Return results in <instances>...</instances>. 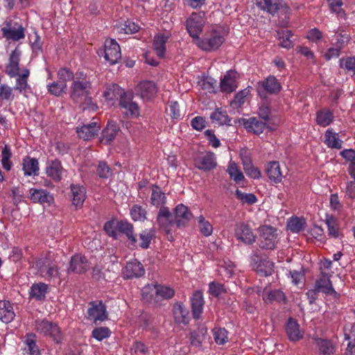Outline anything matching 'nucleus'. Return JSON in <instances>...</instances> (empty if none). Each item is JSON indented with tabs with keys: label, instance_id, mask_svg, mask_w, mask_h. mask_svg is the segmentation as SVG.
Returning a JSON list of instances; mask_svg holds the SVG:
<instances>
[{
	"label": "nucleus",
	"instance_id": "7c9ffc66",
	"mask_svg": "<svg viewBox=\"0 0 355 355\" xmlns=\"http://www.w3.org/2000/svg\"><path fill=\"white\" fill-rule=\"evenodd\" d=\"M315 290L318 293L322 292L328 295H334L337 293L333 288L329 278L326 275H322L315 282Z\"/></svg>",
	"mask_w": 355,
	"mask_h": 355
},
{
	"label": "nucleus",
	"instance_id": "393cba45",
	"mask_svg": "<svg viewBox=\"0 0 355 355\" xmlns=\"http://www.w3.org/2000/svg\"><path fill=\"white\" fill-rule=\"evenodd\" d=\"M119 128L115 122H108L105 128L103 130L101 137V142L108 144L116 137Z\"/></svg>",
	"mask_w": 355,
	"mask_h": 355
},
{
	"label": "nucleus",
	"instance_id": "a19ab883",
	"mask_svg": "<svg viewBox=\"0 0 355 355\" xmlns=\"http://www.w3.org/2000/svg\"><path fill=\"white\" fill-rule=\"evenodd\" d=\"M173 313L177 323L186 324L189 322V311L182 304H174Z\"/></svg>",
	"mask_w": 355,
	"mask_h": 355
},
{
	"label": "nucleus",
	"instance_id": "13d9d810",
	"mask_svg": "<svg viewBox=\"0 0 355 355\" xmlns=\"http://www.w3.org/2000/svg\"><path fill=\"white\" fill-rule=\"evenodd\" d=\"M155 293L164 300H170L174 296L175 291L169 286L159 285L156 286Z\"/></svg>",
	"mask_w": 355,
	"mask_h": 355
},
{
	"label": "nucleus",
	"instance_id": "c03bdc74",
	"mask_svg": "<svg viewBox=\"0 0 355 355\" xmlns=\"http://www.w3.org/2000/svg\"><path fill=\"white\" fill-rule=\"evenodd\" d=\"M334 118V114L329 110H321L316 114V122L322 127L330 125L333 122Z\"/></svg>",
	"mask_w": 355,
	"mask_h": 355
},
{
	"label": "nucleus",
	"instance_id": "39448f33",
	"mask_svg": "<svg viewBox=\"0 0 355 355\" xmlns=\"http://www.w3.org/2000/svg\"><path fill=\"white\" fill-rule=\"evenodd\" d=\"M260 234V247L266 250H272L278 242L277 230L270 225H262L259 228Z\"/></svg>",
	"mask_w": 355,
	"mask_h": 355
},
{
	"label": "nucleus",
	"instance_id": "4be33fe9",
	"mask_svg": "<svg viewBox=\"0 0 355 355\" xmlns=\"http://www.w3.org/2000/svg\"><path fill=\"white\" fill-rule=\"evenodd\" d=\"M72 203L76 207H81L86 199V189L80 184H71L70 186Z\"/></svg>",
	"mask_w": 355,
	"mask_h": 355
},
{
	"label": "nucleus",
	"instance_id": "a211bd4d",
	"mask_svg": "<svg viewBox=\"0 0 355 355\" xmlns=\"http://www.w3.org/2000/svg\"><path fill=\"white\" fill-rule=\"evenodd\" d=\"M123 273L126 279H132L144 275L145 270L140 262L133 260L126 263Z\"/></svg>",
	"mask_w": 355,
	"mask_h": 355
},
{
	"label": "nucleus",
	"instance_id": "423d86ee",
	"mask_svg": "<svg viewBox=\"0 0 355 355\" xmlns=\"http://www.w3.org/2000/svg\"><path fill=\"white\" fill-rule=\"evenodd\" d=\"M35 329L37 333L49 336L56 342H59L61 338L60 330L58 324L46 319L36 320Z\"/></svg>",
	"mask_w": 355,
	"mask_h": 355
},
{
	"label": "nucleus",
	"instance_id": "8fccbe9b",
	"mask_svg": "<svg viewBox=\"0 0 355 355\" xmlns=\"http://www.w3.org/2000/svg\"><path fill=\"white\" fill-rule=\"evenodd\" d=\"M274 264L269 260H261L256 267V271L262 276L271 275L273 272Z\"/></svg>",
	"mask_w": 355,
	"mask_h": 355
},
{
	"label": "nucleus",
	"instance_id": "20e7f679",
	"mask_svg": "<svg viewBox=\"0 0 355 355\" xmlns=\"http://www.w3.org/2000/svg\"><path fill=\"white\" fill-rule=\"evenodd\" d=\"M206 22L205 12H192L186 21V28L193 38H198Z\"/></svg>",
	"mask_w": 355,
	"mask_h": 355
},
{
	"label": "nucleus",
	"instance_id": "72a5a7b5",
	"mask_svg": "<svg viewBox=\"0 0 355 355\" xmlns=\"http://www.w3.org/2000/svg\"><path fill=\"white\" fill-rule=\"evenodd\" d=\"M157 221L161 228L168 231V228L173 222V216L168 207L160 208L157 214Z\"/></svg>",
	"mask_w": 355,
	"mask_h": 355
},
{
	"label": "nucleus",
	"instance_id": "4d7b16f0",
	"mask_svg": "<svg viewBox=\"0 0 355 355\" xmlns=\"http://www.w3.org/2000/svg\"><path fill=\"white\" fill-rule=\"evenodd\" d=\"M48 91L53 95L56 96H61L66 92L67 88V84L61 83L59 81H54L47 85Z\"/></svg>",
	"mask_w": 355,
	"mask_h": 355
},
{
	"label": "nucleus",
	"instance_id": "774afa93",
	"mask_svg": "<svg viewBox=\"0 0 355 355\" xmlns=\"http://www.w3.org/2000/svg\"><path fill=\"white\" fill-rule=\"evenodd\" d=\"M341 67H344L347 71L355 75V58L349 57L340 60Z\"/></svg>",
	"mask_w": 355,
	"mask_h": 355
},
{
	"label": "nucleus",
	"instance_id": "49530a36",
	"mask_svg": "<svg viewBox=\"0 0 355 355\" xmlns=\"http://www.w3.org/2000/svg\"><path fill=\"white\" fill-rule=\"evenodd\" d=\"M154 236V230H144L139 234V242L137 243V246H139L143 249L149 248L151 240Z\"/></svg>",
	"mask_w": 355,
	"mask_h": 355
},
{
	"label": "nucleus",
	"instance_id": "b1692460",
	"mask_svg": "<svg viewBox=\"0 0 355 355\" xmlns=\"http://www.w3.org/2000/svg\"><path fill=\"white\" fill-rule=\"evenodd\" d=\"M286 331L288 339L292 342L298 341L303 338V332L301 331L299 324L293 318L288 320Z\"/></svg>",
	"mask_w": 355,
	"mask_h": 355
},
{
	"label": "nucleus",
	"instance_id": "c756f323",
	"mask_svg": "<svg viewBox=\"0 0 355 355\" xmlns=\"http://www.w3.org/2000/svg\"><path fill=\"white\" fill-rule=\"evenodd\" d=\"M266 173L270 180L275 183L281 182L284 177L278 162H271L268 163Z\"/></svg>",
	"mask_w": 355,
	"mask_h": 355
},
{
	"label": "nucleus",
	"instance_id": "4c0bfd02",
	"mask_svg": "<svg viewBox=\"0 0 355 355\" xmlns=\"http://www.w3.org/2000/svg\"><path fill=\"white\" fill-rule=\"evenodd\" d=\"M168 38L169 36L164 34L157 35L154 37L153 44V49L158 57H164L166 52V43Z\"/></svg>",
	"mask_w": 355,
	"mask_h": 355
},
{
	"label": "nucleus",
	"instance_id": "c9c22d12",
	"mask_svg": "<svg viewBox=\"0 0 355 355\" xmlns=\"http://www.w3.org/2000/svg\"><path fill=\"white\" fill-rule=\"evenodd\" d=\"M23 171L25 175H37L39 172V163L37 159L26 157L23 159Z\"/></svg>",
	"mask_w": 355,
	"mask_h": 355
},
{
	"label": "nucleus",
	"instance_id": "9b49d317",
	"mask_svg": "<svg viewBox=\"0 0 355 355\" xmlns=\"http://www.w3.org/2000/svg\"><path fill=\"white\" fill-rule=\"evenodd\" d=\"M107 312L105 305L101 302H92L89 304L87 311V318L96 323L98 321L103 322L107 318Z\"/></svg>",
	"mask_w": 355,
	"mask_h": 355
},
{
	"label": "nucleus",
	"instance_id": "f3484780",
	"mask_svg": "<svg viewBox=\"0 0 355 355\" xmlns=\"http://www.w3.org/2000/svg\"><path fill=\"white\" fill-rule=\"evenodd\" d=\"M100 129L101 125L97 122H92L77 128L76 132L80 138L87 141L94 138Z\"/></svg>",
	"mask_w": 355,
	"mask_h": 355
},
{
	"label": "nucleus",
	"instance_id": "864d4df0",
	"mask_svg": "<svg viewBox=\"0 0 355 355\" xmlns=\"http://www.w3.org/2000/svg\"><path fill=\"white\" fill-rule=\"evenodd\" d=\"M130 215L135 221H144L146 219L147 212L141 205H135L130 209Z\"/></svg>",
	"mask_w": 355,
	"mask_h": 355
},
{
	"label": "nucleus",
	"instance_id": "052dcab7",
	"mask_svg": "<svg viewBox=\"0 0 355 355\" xmlns=\"http://www.w3.org/2000/svg\"><path fill=\"white\" fill-rule=\"evenodd\" d=\"M13 98L12 88L5 84L0 85V102H10Z\"/></svg>",
	"mask_w": 355,
	"mask_h": 355
},
{
	"label": "nucleus",
	"instance_id": "412c9836",
	"mask_svg": "<svg viewBox=\"0 0 355 355\" xmlns=\"http://www.w3.org/2000/svg\"><path fill=\"white\" fill-rule=\"evenodd\" d=\"M19 60L20 52L15 49L10 55L9 62L6 67V73L10 78L16 77L19 74Z\"/></svg>",
	"mask_w": 355,
	"mask_h": 355
},
{
	"label": "nucleus",
	"instance_id": "69168bd1",
	"mask_svg": "<svg viewBox=\"0 0 355 355\" xmlns=\"http://www.w3.org/2000/svg\"><path fill=\"white\" fill-rule=\"evenodd\" d=\"M213 332L217 344L223 345L227 341V331L224 328H215Z\"/></svg>",
	"mask_w": 355,
	"mask_h": 355
},
{
	"label": "nucleus",
	"instance_id": "e433bc0d",
	"mask_svg": "<svg viewBox=\"0 0 355 355\" xmlns=\"http://www.w3.org/2000/svg\"><path fill=\"white\" fill-rule=\"evenodd\" d=\"M324 142L331 148L340 149L342 148V140L339 139L338 133L335 132L331 128L327 130L325 132Z\"/></svg>",
	"mask_w": 355,
	"mask_h": 355
},
{
	"label": "nucleus",
	"instance_id": "6ab92c4d",
	"mask_svg": "<svg viewBox=\"0 0 355 355\" xmlns=\"http://www.w3.org/2000/svg\"><path fill=\"white\" fill-rule=\"evenodd\" d=\"M237 73L234 71H229L221 79L220 87L222 92L232 93L237 88L236 83Z\"/></svg>",
	"mask_w": 355,
	"mask_h": 355
},
{
	"label": "nucleus",
	"instance_id": "58836bf2",
	"mask_svg": "<svg viewBox=\"0 0 355 355\" xmlns=\"http://www.w3.org/2000/svg\"><path fill=\"white\" fill-rule=\"evenodd\" d=\"M25 347L22 349L24 355H40V352L35 342V335L28 334L24 341Z\"/></svg>",
	"mask_w": 355,
	"mask_h": 355
},
{
	"label": "nucleus",
	"instance_id": "2eb2a0df",
	"mask_svg": "<svg viewBox=\"0 0 355 355\" xmlns=\"http://www.w3.org/2000/svg\"><path fill=\"white\" fill-rule=\"evenodd\" d=\"M45 171L49 178L58 182L62 180L64 169L60 160L53 159L47 162Z\"/></svg>",
	"mask_w": 355,
	"mask_h": 355
},
{
	"label": "nucleus",
	"instance_id": "09e8293b",
	"mask_svg": "<svg viewBox=\"0 0 355 355\" xmlns=\"http://www.w3.org/2000/svg\"><path fill=\"white\" fill-rule=\"evenodd\" d=\"M291 35V31L289 30H279L277 31V37L280 42L279 45L287 49H291L293 46L292 42L290 40Z\"/></svg>",
	"mask_w": 355,
	"mask_h": 355
},
{
	"label": "nucleus",
	"instance_id": "4468645a",
	"mask_svg": "<svg viewBox=\"0 0 355 355\" xmlns=\"http://www.w3.org/2000/svg\"><path fill=\"white\" fill-rule=\"evenodd\" d=\"M119 105L124 110V114L127 117L136 118L139 115V107L137 103L126 94L119 100Z\"/></svg>",
	"mask_w": 355,
	"mask_h": 355
},
{
	"label": "nucleus",
	"instance_id": "e2e57ef3",
	"mask_svg": "<svg viewBox=\"0 0 355 355\" xmlns=\"http://www.w3.org/2000/svg\"><path fill=\"white\" fill-rule=\"evenodd\" d=\"M130 352L132 355H148V348L141 342H135L131 348Z\"/></svg>",
	"mask_w": 355,
	"mask_h": 355
},
{
	"label": "nucleus",
	"instance_id": "a878e982",
	"mask_svg": "<svg viewBox=\"0 0 355 355\" xmlns=\"http://www.w3.org/2000/svg\"><path fill=\"white\" fill-rule=\"evenodd\" d=\"M117 230L125 234L130 244L137 247V239L134 234L133 225L128 221L121 220L116 223Z\"/></svg>",
	"mask_w": 355,
	"mask_h": 355
},
{
	"label": "nucleus",
	"instance_id": "a18cd8bd",
	"mask_svg": "<svg viewBox=\"0 0 355 355\" xmlns=\"http://www.w3.org/2000/svg\"><path fill=\"white\" fill-rule=\"evenodd\" d=\"M325 224L327 225L329 236L334 239H337L340 236L339 225L336 218L332 216H327Z\"/></svg>",
	"mask_w": 355,
	"mask_h": 355
},
{
	"label": "nucleus",
	"instance_id": "680f3d73",
	"mask_svg": "<svg viewBox=\"0 0 355 355\" xmlns=\"http://www.w3.org/2000/svg\"><path fill=\"white\" fill-rule=\"evenodd\" d=\"M304 225V220L298 218H293L288 223V227L294 233H298L303 230Z\"/></svg>",
	"mask_w": 355,
	"mask_h": 355
},
{
	"label": "nucleus",
	"instance_id": "ea45409f",
	"mask_svg": "<svg viewBox=\"0 0 355 355\" xmlns=\"http://www.w3.org/2000/svg\"><path fill=\"white\" fill-rule=\"evenodd\" d=\"M125 94L126 93L124 92V90L118 85L112 84L106 88L103 93V96L107 101H112L114 99H117L119 98V100L121 99V97L125 96Z\"/></svg>",
	"mask_w": 355,
	"mask_h": 355
},
{
	"label": "nucleus",
	"instance_id": "de8ad7c7",
	"mask_svg": "<svg viewBox=\"0 0 355 355\" xmlns=\"http://www.w3.org/2000/svg\"><path fill=\"white\" fill-rule=\"evenodd\" d=\"M263 300L267 303H272L273 302L286 303V297L284 293L280 290H274L267 292L263 295Z\"/></svg>",
	"mask_w": 355,
	"mask_h": 355
},
{
	"label": "nucleus",
	"instance_id": "ddd939ff",
	"mask_svg": "<svg viewBox=\"0 0 355 355\" xmlns=\"http://www.w3.org/2000/svg\"><path fill=\"white\" fill-rule=\"evenodd\" d=\"M282 86L278 80L273 76H269L264 80L258 83L257 91L259 95L265 92L268 94H277L280 92Z\"/></svg>",
	"mask_w": 355,
	"mask_h": 355
},
{
	"label": "nucleus",
	"instance_id": "7ed1b4c3",
	"mask_svg": "<svg viewBox=\"0 0 355 355\" xmlns=\"http://www.w3.org/2000/svg\"><path fill=\"white\" fill-rule=\"evenodd\" d=\"M49 254L46 257L37 259L35 262V266L41 276L49 281L58 278L60 275L59 268L51 260Z\"/></svg>",
	"mask_w": 355,
	"mask_h": 355
},
{
	"label": "nucleus",
	"instance_id": "5701e85b",
	"mask_svg": "<svg viewBox=\"0 0 355 355\" xmlns=\"http://www.w3.org/2000/svg\"><path fill=\"white\" fill-rule=\"evenodd\" d=\"M29 76V69L25 68L21 70V73L16 76L17 79L14 89L24 95H26L28 90L31 89V87L28 83Z\"/></svg>",
	"mask_w": 355,
	"mask_h": 355
},
{
	"label": "nucleus",
	"instance_id": "aec40b11",
	"mask_svg": "<svg viewBox=\"0 0 355 355\" xmlns=\"http://www.w3.org/2000/svg\"><path fill=\"white\" fill-rule=\"evenodd\" d=\"M89 268V263L87 258L81 254L73 255L70 261L69 270L76 273L82 274Z\"/></svg>",
	"mask_w": 355,
	"mask_h": 355
},
{
	"label": "nucleus",
	"instance_id": "1a4fd4ad",
	"mask_svg": "<svg viewBox=\"0 0 355 355\" xmlns=\"http://www.w3.org/2000/svg\"><path fill=\"white\" fill-rule=\"evenodd\" d=\"M234 235L237 240L246 245H251L256 241V235L253 233L252 230L249 225L243 222L236 224Z\"/></svg>",
	"mask_w": 355,
	"mask_h": 355
},
{
	"label": "nucleus",
	"instance_id": "79ce46f5",
	"mask_svg": "<svg viewBox=\"0 0 355 355\" xmlns=\"http://www.w3.org/2000/svg\"><path fill=\"white\" fill-rule=\"evenodd\" d=\"M1 31L3 37L7 40L18 41L25 37L24 28L21 26L17 28H3Z\"/></svg>",
	"mask_w": 355,
	"mask_h": 355
},
{
	"label": "nucleus",
	"instance_id": "6e6552de",
	"mask_svg": "<svg viewBox=\"0 0 355 355\" xmlns=\"http://www.w3.org/2000/svg\"><path fill=\"white\" fill-rule=\"evenodd\" d=\"M193 162L195 167L205 172L214 169L217 166L216 155L212 152L198 155Z\"/></svg>",
	"mask_w": 355,
	"mask_h": 355
},
{
	"label": "nucleus",
	"instance_id": "3c124183",
	"mask_svg": "<svg viewBox=\"0 0 355 355\" xmlns=\"http://www.w3.org/2000/svg\"><path fill=\"white\" fill-rule=\"evenodd\" d=\"M212 123L218 125L229 124L230 119L226 112L216 109L210 116Z\"/></svg>",
	"mask_w": 355,
	"mask_h": 355
},
{
	"label": "nucleus",
	"instance_id": "bb28decb",
	"mask_svg": "<svg viewBox=\"0 0 355 355\" xmlns=\"http://www.w3.org/2000/svg\"><path fill=\"white\" fill-rule=\"evenodd\" d=\"M192 314L194 318L198 319L202 313L204 299L202 292L197 291L191 298Z\"/></svg>",
	"mask_w": 355,
	"mask_h": 355
},
{
	"label": "nucleus",
	"instance_id": "f704fd0d",
	"mask_svg": "<svg viewBox=\"0 0 355 355\" xmlns=\"http://www.w3.org/2000/svg\"><path fill=\"white\" fill-rule=\"evenodd\" d=\"M166 202V196L164 192H162L160 187L153 185L152 193L150 196V203L156 207H165L164 205Z\"/></svg>",
	"mask_w": 355,
	"mask_h": 355
},
{
	"label": "nucleus",
	"instance_id": "0e129e2a",
	"mask_svg": "<svg viewBox=\"0 0 355 355\" xmlns=\"http://www.w3.org/2000/svg\"><path fill=\"white\" fill-rule=\"evenodd\" d=\"M206 329H201L198 331H194L191 334V343L193 346L200 347L205 339Z\"/></svg>",
	"mask_w": 355,
	"mask_h": 355
},
{
	"label": "nucleus",
	"instance_id": "338daca9",
	"mask_svg": "<svg viewBox=\"0 0 355 355\" xmlns=\"http://www.w3.org/2000/svg\"><path fill=\"white\" fill-rule=\"evenodd\" d=\"M74 77L73 73L67 68H62L58 71V81L61 83L67 84V81L73 80Z\"/></svg>",
	"mask_w": 355,
	"mask_h": 355
},
{
	"label": "nucleus",
	"instance_id": "473e14b6",
	"mask_svg": "<svg viewBox=\"0 0 355 355\" xmlns=\"http://www.w3.org/2000/svg\"><path fill=\"white\" fill-rule=\"evenodd\" d=\"M15 314L12 305L8 301H0V320L9 323L15 318Z\"/></svg>",
	"mask_w": 355,
	"mask_h": 355
},
{
	"label": "nucleus",
	"instance_id": "c85d7f7f",
	"mask_svg": "<svg viewBox=\"0 0 355 355\" xmlns=\"http://www.w3.org/2000/svg\"><path fill=\"white\" fill-rule=\"evenodd\" d=\"M257 6L274 15L282 6V0H256Z\"/></svg>",
	"mask_w": 355,
	"mask_h": 355
},
{
	"label": "nucleus",
	"instance_id": "f257e3e1",
	"mask_svg": "<svg viewBox=\"0 0 355 355\" xmlns=\"http://www.w3.org/2000/svg\"><path fill=\"white\" fill-rule=\"evenodd\" d=\"M92 83L87 75L83 71L75 74L70 87V97L76 103H80L83 110L96 111L98 106L92 102L90 96Z\"/></svg>",
	"mask_w": 355,
	"mask_h": 355
},
{
	"label": "nucleus",
	"instance_id": "f03ea898",
	"mask_svg": "<svg viewBox=\"0 0 355 355\" xmlns=\"http://www.w3.org/2000/svg\"><path fill=\"white\" fill-rule=\"evenodd\" d=\"M224 41L225 33L219 27L207 32L203 39L198 40L197 45L204 51H212L219 48Z\"/></svg>",
	"mask_w": 355,
	"mask_h": 355
},
{
	"label": "nucleus",
	"instance_id": "6e6d98bb",
	"mask_svg": "<svg viewBox=\"0 0 355 355\" xmlns=\"http://www.w3.org/2000/svg\"><path fill=\"white\" fill-rule=\"evenodd\" d=\"M250 89L249 87L239 92L232 101L231 105L234 108L241 107L245 103V98L250 94Z\"/></svg>",
	"mask_w": 355,
	"mask_h": 355
},
{
	"label": "nucleus",
	"instance_id": "bf43d9fd",
	"mask_svg": "<svg viewBox=\"0 0 355 355\" xmlns=\"http://www.w3.org/2000/svg\"><path fill=\"white\" fill-rule=\"evenodd\" d=\"M235 196L243 204L253 205L257 201L253 193H245L239 189L236 191Z\"/></svg>",
	"mask_w": 355,
	"mask_h": 355
},
{
	"label": "nucleus",
	"instance_id": "603ef678",
	"mask_svg": "<svg viewBox=\"0 0 355 355\" xmlns=\"http://www.w3.org/2000/svg\"><path fill=\"white\" fill-rule=\"evenodd\" d=\"M227 171L230 177L237 183L240 182L244 179L243 173L239 169L238 165L234 162L230 163Z\"/></svg>",
	"mask_w": 355,
	"mask_h": 355
},
{
	"label": "nucleus",
	"instance_id": "2f4dec72",
	"mask_svg": "<svg viewBox=\"0 0 355 355\" xmlns=\"http://www.w3.org/2000/svg\"><path fill=\"white\" fill-rule=\"evenodd\" d=\"M48 286L44 283L33 284L29 291V297L37 301H42L46 297Z\"/></svg>",
	"mask_w": 355,
	"mask_h": 355
},
{
	"label": "nucleus",
	"instance_id": "f8f14e48",
	"mask_svg": "<svg viewBox=\"0 0 355 355\" xmlns=\"http://www.w3.org/2000/svg\"><path fill=\"white\" fill-rule=\"evenodd\" d=\"M137 94L145 101H150L155 97L157 93V87L152 81H143L136 88Z\"/></svg>",
	"mask_w": 355,
	"mask_h": 355
},
{
	"label": "nucleus",
	"instance_id": "0eeeda50",
	"mask_svg": "<svg viewBox=\"0 0 355 355\" xmlns=\"http://www.w3.org/2000/svg\"><path fill=\"white\" fill-rule=\"evenodd\" d=\"M240 121L248 132H252L257 135L261 134L266 128H268L270 130L276 129V125L272 127L269 124H267L266 121L255 116L249 119H241Z\"/></svg>",
	"mask_w": 355,
	"mask_h": 355
},
{
	"label": "nucleus",
	"instance_id": "5fc2aeb1",
	"mask_svg": "<svg viewBox=\"0 0 355 355\" xmlns=\"http://www.w3.org/2000/svg\"><path fill=\"white\" fill-rule=\"evenodd\" d=\"M198 223L199 230L203 236L207 237L212 234L213 227L203 216H200L198 218Z\"/></svg>",
	"mask_w": 355,
	"mask_h": 355
},
{
	"label": "nucleus",
	"instance_id": "37998d69",
	"mask_svg": "<svg viewBox=\"0 0 355 355\" xmlns=\"http://www.w3.org/2000/svg\"><path fill=\"white\" fill-rule=\"evenodd\" d=\"M315 343L318 346L320 352L324 355L334 354L336 351L335 345L329 340L315 338Z\"/></svg>",
	"mask_w": 355,
	"mask_h": 355
},
{
	"label": "nucleus",
	"instance_id": "dca6fc26",
	"mask_svg": "<svg viewBox=\"0 0 355 355\" xmlns=\"http://www.w3.org/2000/svg\"><path fill=\"white\" fill-rule=\"evenodd\" d=\"M29 198L34 203L51 205L53 202V196L46 190L31 188L29 190Z\"/></svg>",
	"mask_w": 355,
	"mask_h": 355
},
{
	"label": "nucleus",
	"instance_id": "9d476101",
	"mask_svg": "<svg viewBox=\"0 0 355 355\" xmlns=\"http://www.w3.org/2000/svg\"><path fill=\"white\" fill-rule=\"evenodd\" d=\"M104 47L105 59L109 62L110 64H114L121 60V49L115 40H106Z\"/></svg>",
	"mask_w": 355,
	"mask_h": 355
},
{
	"label": "nucleus",
	"instance_id": "cd10ccee",
	"mask_svg": "<svg viewBox=\"0 0 355 355\" xmlns=\"http://www.w3.org/2000/svg\"><path fill=\"white\" fill-rule=\"evenodd\" d=\"M191 217V214L188 211L187 207L180 204L175 207L174 223L177 226L184 225L190 220Z\"/></svg>",
	"mask_w": 355,
	"mask_h": 355
}]
</instances>
